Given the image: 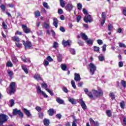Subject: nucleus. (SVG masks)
Listing matches in <instances>:
<instances>
[{
    "label": "nucleus",
    "mask_w": 126,
    "mask_h": 126,
    "mask_svg": "<svg viewBox=\"0 0 126 126\" xmlns=\"http://www.w3.org/2000/svg\"><path fill=\"white\" fill-rule=\"evenodd\" d=\"M7 93L9 95H12L14 94V92L16 91L15 90V82H12L9 85V87L7 89Z\"/></svg>",
    "instance_id": "obj_1"
},
{
    "label": "nucleus",
    "mask_w": 126,
    "mask_h": 126,
    "mask_svg": "<svg viewBox=\"0 0 126 126\" xmlns=\"http://www.w3.org/2000/svg\"><path fill=\"white\" fill-rule=\"evenodd\" d=\"M92 94L94 95L93 97H101L103 96V91L101 89H98V91L96 90H92Z\"/></svg>",
    "instance_id": "obj_2"
},
{
    "label": "nucleus",
    "mask_w": 126,
    "mask_h": 126,
    "mask_svg": "<svg viewBox=\"0 0 126 126\" xmlns=\"http://www.w3.org/2000/svg\"><path fill=\"white\" fill-rule=\"evenodd\" d=\"M89 68L90 69V72L91 75H93L96 71V69H97V67H96V65L93 63H90L89 64Z\"/></svg>",
    "instance_id": "obj_3"
},
{
    "label": "nucleus",
    "mask_w": 126,
    "mask_h": 126,
    "mask_svg": "<svg viewBox=\"0 0 126 126\" xmlns=\"http://www.w3.org/2000/svg\"><path fill=\"white\" fill-rule=\"evenodd\" d=\"M9 118L8 116L4 114H0V124L1 126H2L3 124L6 123Z\"/></svg>",
    "instance_id": "obj_4"
},
{
    "label": "nucleus",
    "mask_w": 126,
    "mask_h": 126,
    "mask_svg": "<svg viewBox=\"0 0 126 126\" xmlns=\"http://www.w3.org/2000/svg\"><path fill=\"white\" fill-rule=\"evenodd\" d=\"M36 92L37 94H41L42 95H43L44 98H48V95L46 94L45 92L42 91V89H41V87H40V86L36 87Z\"/></svg>",
    "instance_id": "obj_5"
},
{
    "label": "nucleus",
    "mask_w": 126,
    "mask_h": 126,
    "mask_svg": "<svg viewBox=\"0 0 126 126\" xmlns=\"http://www.w3.org/2000/svg\"><path fill=\"white\" fill-rule=\"evenodd\" d=\"M13 115H18L20 118H23L24 116L23 113L21 112V110H18L17 108L13 110Z\"/></svg>",
    "instance_id": "obj_6"
},
{
    "label": "nucleus",
    "mask_w": 126,
    "mask_h": 126,
    "mask_svg": "<svg viewBox=\"0 0 126 126\" xmlns=\"http://www.w3.org/2000/svg\"><path fill=\"white\" fill-rule=\"evenodd\" d=\"M23 44L25 46L26 49H30L32 47V44L29 40H27L26 42L25 41L23 40Z\"/></svg>",
    "instance_id": "obj_7"
},
{
    "label": "nucleus",
    "mask_w": 126,
    "mask_h": 126,
    "mask_svg": "<svg viewBox=\"0 0 126 126\" xmlns=\"http://www.w3.org/2000/svg\"><path fill=\"white\" fill-rule=\"evenodd\" d=\"M41 86L42 87H44V89L46 90V91H47L48 93L51 95V96H54V93H53L50 89H48V85L46 83H42Z\"/></svg>",
    "instance_id": "obj_8"
},
{
    "label": "nucleus",
    "mask_w": 126,
    "mask_h": 126,
    "mask_svg": "<svg viewBox=\"0 0 126 126\" xmlns=\"http://www.w3.org/2000/svg\"><path fill=\"white\" fill-rule=\"evenodd\" d=\"M73 7H74V6H73V5H72V3H68L65 6V9H66L67 11L70 12L71 11V10H72V9H73Z\"/></svg>",
    "instance_id": "obj_9"
},
{
    "label": "nucleus",
    "mask_w": 126,
    "mask_h": 126,
    "mask_svg": "<svg viewBox=\"0 0 126 126\" xmlns=\"http://www.w3.org/2000/svg\"><path fill=\"white\" fill-rule=\"evenodd\" d=\"M84 20L86 23H88V22L90 23L93 21V20L92 19V18H91V16H90V15L85 16Z\"/></svg>",
    "instance_id": "obj_10"
},
{
    "label": "nucleus",
    "mask_w": 126,
    "mask_h": 126,
    "mask_svg": "<svg viewBox=\"0 0 126 126\" xmlns=\"http://www.w3.org/2000/svg\"><path fill=\"white\" fill-rule=\"evenodd\" d=\"M22 28L23 29V31L25 33H26L27 34L28 33H30L31 32V30L29 29V28H27V26L25 25H22Z\"/></svg>",
    "instance_id": "obj_11"
},
{
    "label": "nucleus",
    "mask_w": 126,
    "mask_h": 126,
    "mask_svg": "<svg viewBox=\"0 0 126 126\" xmlns=\"http://www.w3.org/2000/svg\"><path fill=\"white\" fill-rule=\"evenodd\" d=\"M62 44L64 46V47H66V46H70V45H71V40H65L64 39H63V40Z\"/></svg>",
    "instance_id": "obj_12"
},
{
    "label": "nucleus",
    "mask_w": 126,
    "mask_h": 126,
    "mask_svg": "<svg viewBox=\"0 0 126 126\" xmlns=\"http://www.w3.org/2000/svg\"><path fill=\"white\" fill-rule=\"evenodd\" d=\"M90 122L91 126H100V123L97 121H94L92 118L90 119Z\"/></svg>",
    "instance_id": "obj_13"
},
{
    "label": "nucleus",
    "mask_w": 126,
    "mask_h": 126,
    "mask_svg": "<svg viewBox=\"0 0 126 126\" xmlns=\"http://www.w3.org/2000/svg\"><path fill=\"white\" fill-rule=\"evenodd\" d=\"M84 91L87 94V95L91 98V99H92L93 98V94H92V93L89 92V93L87 94V93L89 92L88 89L87 88H84Z\"/></svg>",
    "instance_id": "obj_14"
},
{
    "label": "nucleus",
    "mask_w": 126,
    "mask_h": 126,
    "mask_svg": "<svg viewBox=\"0 0 126 126\" xmlns=\"http://www.w3.org/2000/svg\"><path fill=\"white\" fill-rule=\"evenodd\" d=\"M42 26L44 28H45L46 29H48V28H50V21H47L44 22V23L42 25Z\"/></svg>",
    "instance_id": "obj_15"
},
{
    "label": "nucleus",
    "mask_w": 126,
    "mask_h": 126,
    "mask_svg": "<svg viewBox=\"0 0 126 126\" xmlns=\"http://www.w3.org/2000/svg\"><path fill=\"white\" fill-rule=\"evenodd\" d=\"M74 80L75 81H80V80H81V78L79 74L76 73H74Z\"/></svg>",
    "instance_id": "obj_16"
},
{
    "label": "nucleus",
    "mask_w": 126,
    "mask_h": 126,
    "mask_svg": "<svg viewBox=\"0 0 126 126\" xmlns=\"http://www.w3.org/2000/svg\"><path fill=\"white\" fill-rule=\"evenodd\" d=\"M80 104L82 109H83L84 110H86V108H87L86 104H85V102H84V101H83L82 99H80Z\"/></svg>",
    "instance_id": "obj_17"
},
{
    "label": "nucleus",
    "mask_w": 126,
    "mask_h": 126,
    "mask_svg": "<svg viewBox=\"0 0 126 126\" xmlns=\"http://www.w3.org/2000/svg\"><path fill=\"white\" fill-rule=\"evenodd\" d=\"M33 78L36 80H37V81H39V80H42V78H41V76H40V74H39L38 73H35L33 75Z\"/></svg>",
    "instance_id": "obj_18"
},
{
    "label": "nucleus",
    "mask_w": 126,
    "mask_h": 126,
    "mask_svg": "<svg viewBox=\"0 0 126 126\" xmlns=\"http://www.w3.org/2000/svg\"><path fill=\"white\" fill-rule=\"evenodd\" d=\"M23 111H24L27 117H31V113L29 110H27V109L23 108Z\"/></svg>",
    "instance_id": "obj_19"
},
{
    "label": "nucleus",
    "mask_w": 126,
    "mask_h": 126,
    "mask_svg": "<svg viewBox=\"0 0 126 126\" xmlns=\"http://www.w3.org/2000/svg\"><path fill=\"white\" fill-rule=\"evenodd\" d=\"M7 73L8 76H9V77H10L11 78H12V77H13V74H14L13 71H12L11 70H7Z\"/></svg>",
    "instance_id": "obj_20"
},
{
    "label": "nucleus",
    "mask_w": 126,
    "mask_h": 126,
    "mask_svg": "<svg viewBox=\"0 0 126 126\" xmlns=\"http://www.w3.org/2000/svg\"><path fill=\"white\" fill-rule=\"evenodd\" d=\"M59 23V21H58V19L56 18H54L53 19V25L56 27V28H58V24Z\"/></svg>",
    "instance_id": "obj_21"
},
{
    "label": "nucleus",
    "mask_w": 126,
    "mask_h": 126,
    "mask_svg": "<svg viewBox=\"0 0 126 126\" xmlns=\"http://www.w3.org/2000/svg\"><path fill=\"white\" fill-rule=\"evenodd\" d=\"M68 100L69 102H70V103H72L73 105L76 104V101H75V99H74L73 98L68 97Z\"/></svg>",
    "instance_id": "obj_22"
},
{
    "label": "nucleus",
    "mask_w": 126,
    "mask_h": 126,
    "mask_svg": "<svg viewBox=\"0 0 126 126\" xmlns=\"http://www.w3.org/2000/svg\"><path fill=\"white\" fill-rule=\"evenodd\" d=\"M21 59L22 60V61L24 62V63H31V61H30V59H27L24 56H22Z\"/></svg>",
    "instance_id": "obj_23"
},
{
    "label": "nucleus",
    "mask_w": 126,
    "mask_h": 126,
    "mask_svg": "<svg viewBox=\"0 0 126 126\" xmlns=\"http://www.w3.org/2000/svg\"><path fill=\"white\" fill-rule=\"evenodd\" d=\"M81 36L82 39H83V40H84L85 41H86L88 39V37L87 36V35L83 32L81 33Z\"/></svg>",
    "instance_id": "obj_24"
},
{
    "label": "nucleus",
    "mask_w": 126,
    "mask_h": 126,
    "mask_svg": "<svg viewBox=\"0 0 126 126\" xmlns=\"http://www.w3.org/2000/svg\"><path fill=\"white\" fill-rule=\"evenodd\" d=\"M22 68L26 74H28V69H27L26 65H22Z\"/></svg>",
    "instance_id": "obj_25"
},
{
    "label": "nucleus",
    "mask_w": 126,
    "mask_h": 126,
    "mask_svg": "<svg viewBox=\"0 0 126 126\" xmlns=\"http://www.w3.org/2000/svg\"><path fill=\"white\" fill-rule=\"evenodd\" d=\"M60 5L62 7H64L65 4H66V2L63 0H60Z\"/></svg>",
    "instance_id": "obj_26"
},
{
    "label": "nucleus",
    "mask_w": 126,
    "mask_h": 126,
    "mask_svg": "<svg viewBox=\"0 0 126 126\" xmlns=\"http://www.w3.org/2000/svg\"><path fill=\"white\" fill-rule=\"evenodd\" d=\"M11 39L12 41H15L16 42H20V39L19 37L17 36H13L11 37Z\"/></svg>",
    "instance_id": "obj_27"
},
{
    "label": "nucleus",
    "mask_w": 126,
    "mask_h": 126,
    "mask_svg": "<svg viewBox=\"0 0 126 126\" xmlns=\"http://www.w3.org/2000/svg\"><path fill=\"white\" fill-rule=\"evenodd\" d=\"M98 60H99V62H103V61H104L105 57H104V55H103L102 54H100L98 56Z\"/></svg>",
    "instance_id": "obj_28"
},
{
    "label": "nucleus",
    "mask_w": 126,
    "mask_h": 126,
    "mask_svg": "<svg viewBox=\"0 0 126 126\" xmlns=\"http://www.w3.org/2000/svg\"><path fill=\"white\" fill-rule=\"evenodd\" d=\"M86 43L88 45H93V40L91 39H88L86 40Z\"/></svg>",
    "instance_id": "obj_29"
},
{
    "label": "nucleus",
    "mask_w": 126,
    "mask_h": 126,
    "mask_svg": "<svg viewBox=\"0 0 126 126\" xmlns=\"http://www.w3.org/2000/svg\"><path fill=\"white\" fill-rule=\"evenodd\" d=\"M56 101H57V103H58L59 104H63V103H64V101H63V100L61 99V98H57L56 99Z\"/></svg>",
    "instance_id": "obj_30"
},
{
    "label": "nucleus",
    "mask_w": 126,
    "mask_h": 126,
    "mask_svg": "<svg viewBox=\"0 0 126 126\" xmlns=\"http://www.w3.org/2000/svg\"><path fill=\"white\" fill-rule=\"evenodd\" d=\"M6 66H8V67H12V66H13L12 62H11L10 61H8L6 63Z\"/></svg>",
    "instance_id": "obj_31"
},
{
    "label": "nucleus",
    "mask_w": 126,
    "mask_h": 126,
    "mask_svg": "<svg viewBox=\"0 0 126 126\" xmlns=\"http://www.w3.org/2000/svg\"><path fill=\"white\" fill-rule=\"evenodd\" d=\"M43 123H44V126H49V125H50V121H49V120L46 119L44 120Z\"/></svg>",
    "instance_id": "obj_32"
},
{
    "label": "nucleus",
    "mask_w": 126,
    "mask_h": 126,
    "mask_svg": "<svg viewBox=\"0 0 126 126\" xmlns=\"http://www.w3.org/2000/svg\"><path fill=\"white\" fill-rule=\"evenodd\" d=\"M2 27L3 29H4V30L7 29V24H6V23H5V22L3 21L2 23Z\"/></svg>",
    "instance_id": "obj_33"
},
{
    "label": "nucleus",
    "mask_w": 126,
    "mask_h": 126,
    "mask_svg": "<svg viewBox=\"0 0 126 126\" xmlns=\"http://www.w3.org/2000/svg\"><path fill=\"white\" fill-rule=\"evenodd\" d=\"M66 67H67L66 64H63V63L61 64V68L62 70L65 71V70H66Z\"/></svg>",
    "instance_id": "obj_34"
},
{
    "label": "nucleus",
    "mask_w": 126,
    "mask_h": 126,
    "mask_svg": "<svg viewBox=\"0 0 126 126\" xmlns=\"http://www.w3.org/2000/svg\"><path fill=\"white\" fill-rule=\"evenodd\" d=\"M94 52H96L97 53H99V52H100V48L98 46H94Z\"/></svg>",
    "instance_id": "obj_35"
},
{
    "label": "nucleus",
    "mask_w": 126,
    "mask_h": 126,
    "mask_svg": "<svg viewBox=\"0 0 126 126\" xmlns=\"http://www.w3.org/2000/svg\"><path fill=\"white\" fill-rule=\"evenodd\" d=\"M49 116H53L54 115V109H50L48 111Z\"/></svg>",
    "instance_id": "obj_36"
},
{
    "label": "nucleus",
    "mask_w": 126,
    "mask_h": 126,
    "mask_svg": "<svg viewBox=\"0 0 126 126\" xmlns=\"http://www.w3.org/2000/svg\"><path fill=\"white\" fill-rule=\"evenodd\" d=\"M8 105H10L11 107H13L14 105V100L13 99L10 100Z\"/></svg>",
    "instance_id": "obj_37"
},
{
    "label": "nucleus",
    "mask_w": 126,
    "mask_h": 126,
    "mask_svg": "<svg viewBox=\"0 0 126 126\" xmlns=\"http://www.w3.org/2000/svg\"><path fill=\"white\" fill-rule=\"evenodd\" d=\"M71 84L74 89H76V85H75V82H74V81L71 80Z\"/></svg>",
    "instance_id": "obj_38"
},
{
    "label": "nucleus",
    "mask_w": 126,
    "mask_h": 126,
    "mask_svg": "<svg viewBox=\"0 0 126 126\" xmlns=\"http://www.w3.org/2000/svg\"><path fill=\"white\" fill-rule=\"evenodd\" d=\"M77 7L79 10H81L82 9V4L78 3L77 4Z\"/></svg>",
    "instance_id": "obj_39"
},
{
    "label": "nucleus",
    "mask_w": 126,
    "mask_h": 126,
    "mask_svg": "<svg viewBox=\"0 0 126 126\" xmlns=\"http://www.w3.org/2000/svg\"><path fill=\"white\" fill-rule=\"evenodd\" d=\"M46 60L49 62V63H51L52 62L54 61V59H53V58H52V57H51V56H49L46 58Z\"/></svg>",
    "instance_id": "obj_40"
},
{
    "label": "nucleus",
    "mask_w": 126,
    "mask_h": 126,
    "mask_svg": "<svg viewBox=\"0 0 126 126\" xmlns=\"http://www.w3.org/2000/svg\"><path fill=\"white\" fill-rule=\"evenodd\" d=\"M12 61L13 63H17V62H18V60L15 57H13L12 58Z\"/></svg>",
    "instance_id": "obj_41"
},
{
    "label": "nucleus",
    "mask_w": 126,
    "mask_h": 126,
    "mask_svg": "<svg viewBox=\"0 0 126 126\" xmlns=\"http://www.w3.org/2000/svg\"><path fill=\"white\" fill-rule=\"evenodd\" d=\"M113 29L114 27H113V25L109 24L108 26V30H109V31H112V30H113Z\"/></svg>",
    "instance_id": "obj_42"
},
{
    "label": "nucleus",
    "mask_w": 126,
    "mask_h": 126,
    "mask_svg": "<svg viewBox=\"0 0 126 126\" xmlns=\"http://www.w3.org/2000/svg\"><path fill=\"white\" fill-rule=\"evenodd\" d=\"M58 62H59V63H61V62H62V61H63V58L62 57V55L59 54L58 56Z\"/></svg>",
    "instance_id": "obj_43"
},
{
    "label": "nucleus",
    "mask_w": 126,
    "mask_h": 126,
    "mask_svg": "<svg viewBox=\"0 0 126 126\" xmlns=\"http://www.w3.org/2000/svg\"><path fill=\"white\" fill-rule=\"evenodd\" d=\"M43 64L44 66H48L49 65V61L47 60H44L43 62Z\"/></svg>",
    "instance_id": "obj_44"
},
{
    "label": "nucleus",
    "mask_w": 126,
    "mask_h": 126,
    "mask_svg": "<svg viewBox=\"0 0 126 126\" xmlns=\"http://www.w3.org/2000/svg\"><path fill=\"white\" fill-rule=\"evenodd\" d=\"M53 48H54V49H57V48L59 47V43L57 42H54L53 43Z\"/></svg>",
    "instance_id": "obj_45"
},
{
    "label": "nucleus",
    "mask_w": 126,
    "mask_h": 126,
    "mask_svg": "<svg viewBox=\"0 0 126 126\" xmlns=\"http://www.w3.org/2000/svg\"><path fill=\"white\" fill-rule=\"evenodd\" d=\"M125 106H126V104L124 102V101H122L120 103V106H121V108H122V109H125Z\"/></svg>",
    "instance_id": "obj_46"
},
{
    "label": "nucleus",
    "mask_w": 126,
    "mask_h": 126,
    "mask_svg": "<svg viewBox=\"0 0 126 126\" xmlns=\"http://www.w3.org/2000/svg\"><path fill=\"white\" fill-rule=\"evenodd\" d=\"M119 46L120 48H126V46L125 44L119 42Z\"/></svg>",
    "instance_id": "obj_47"
},
{
    "label": "nucleus",
    "mask_w": 126,
    "mask_h": 126,
    "mask_svg": "<svg viewBox=\"0 0 126 126\" xmlns=\"http://www.w3.org/2000/svg\"><path fill=\"white\" fill-rule=\"evenodd\" d=\"M43 5L44 7H45V8H47V9H49V5H48V3L47 2H43Z\"/></svg>",
    "instance_id": "obj_48"
},
{
    "label": "nucleus",
    "mask_w": 126,
    "mask_h": 126,
    "mask_svg": "<svg viewBox=\"0 0 126 126\" xmlns=\"http://www.w3.org/2000/svg\"><path fill=\"white\" fill-rule=\"evenodd\" d=\"M34 15L37 16V17H39L40 16H41V14H40V11H36L34 12Z\"/></svg>",
    "instance_id": "obj_49"
},
{
    "label": "nucleus",
    "mask_w": 126,
    "mask_h": 126,
    "mask_svg": "<svg viewBox=\"0 0 126 126\" xmlns=\"http://www.w3.org/2000/svg\"><path fill=\"white\" fill-rule=\"evenodd\" d=\"M101 17L102 19L106 20V18L107 17V16L106 15V13L103 12L101 15Z\"/></svg>",
    "instance_id": "obj_50"
},
{
    "label": "nucleus",
    "mask_w": 126,
    "mask_h": 126,
    "mask_svg": "<svg viewBox=\"0 0 126 126\" xmlns=\"http://www.w3.org/2000/svg\"><path fill=\"white\" fill-rule=\"evenodd\" d=\"M106 113L107 114L108 117H111L112 116V113L111 112V110H107L106 111Z\"/></svg>",
    "instance_id": "obj_51"
},
{
    "label": "nucleus",
    "mask_w": 126,
    "mask_h": 126,
    "mask_svg": "<svg viewBox=\"0 0 126 126\" xmlns=\"http://www.w3.org/2000/svg\"><path fill=\"white\" fill-rule=\"evenodd\" d=\"M96 42L98 45H102L103 44V40L101 39H98L96 40Z\"/></svg>",
    "instance_id": "obj_52"
},
{
    "label": "nucleus",
    "mask_w": 126,
    "mask_h": 126,
    "mask_svg": "<svg viewBox=\"0 0 126 126\" xmlns=\"http://www.w3.org/2000/svg\"><path fill=\"white\" fill-rule=\"evenodd\" d=\"M109 96L112 100L115 99V94L113 93H110Z\"/></svg>",
    "instance_id": "obj_53"
},
{
    "label": "nucleus",
    "mask_w": 126,
    "mask_h": 126,
    "mask_svg": "<svg viewBox=\"0 0 126 126\" xmlns=\"http://www.w3.org/2000/svg\"><path fill=\"white\" fill-rule=\"evenodd\" d=\"M1 7V9L2 10V11L3 12H5V6L3 5H1L0 6Z\"/></svg>",
    "instance_id": "obj_54"
},
{
    "label": "nucleus",
    "mask_w": 126,
    "mask_h": 126,
    "mask_svg": "<svg viewBox=\"0 0 126 126\" xmlns=\"http://www.w3.org/2000/svg\"><path fill=\"white\" fill-rule=\"evenodd\" d=\"M118 65L120 67H123L124 66V62L121 61L118 63Z\"/></svg>",
    "instance_id": "obj_55"
},
{
    "label": "nucleus",
    "mask_w": 126,
    "mask_h": 126,
    "mask_svg": "<svg viewBox=\"0 0 126 126\" xmlns=\"http://www.w3.org/2000/svg\"><path fill=\"white\" fill-rule=\"evenodd\" d=\"M15 44L17 48H21L22 47V44H20L19 42L15 43Z\"/></svg>",
    "instance_id": "obj_56"
},
{
    "label": "nucleus",
    "mask_w": 126,
    "mask_h": 126,
    "mask_svg": "<svg viewBox=\"0 0 126 126\" xmlns=\"http://www.w3.org/2000/svg\"><path fill=\"white\" fill-rule=\"evenodd\" d=\"M76 124H77V121H76V119H75L72 122V126H77L76 125Z\"/></svg>",
    "instance_id": "obj_57"
},
{
    "label": "nucleus",
    "mask_w": 126,
    "mask_h": 126,
    "mask_svg": "<svg viewBox=\"0 0 126 126\" xmlns=\"http://www.w3.org/2000/svg\"><path fill=\"white\" fill-rule=\"evenodd\" d=\"M102 48V52H106V48H107V45L106 44H104Z\"/></svg>",
    "instance_id": "obj_58"
},
{
    "label": "nucleus",
    "mask_w": 126,
    "mask_h": 126,
    "mask_svg": "<svg viewBox=\"0 0 126 126\" xmlns=\"http://www.w3.org/2000/svg\"><path fill=\"white\" fill-rule=\"evenodd\" d=\"M78 43L80 46H83L84 45V42L81 40H79Z\"/></svg>",
    "instance_id": "obj_59"
},
{
    "label": "nucleus",
    "mask_w": 126,
    "mask_h": 126,
    "mask_svg": "<svg viewBox=\"0 0 126 126\" xmlns=\"http://www.w3.org/2000/svg\"><path fill=\"white\" fill-rule=\"evenodd\" d=\"M35 110H36V111H37V112H41V111L42 110V108H41V107H40L39 106H36L35 107Z\"/></svg>",
    "instance_id": "obj_60"
},
{
    "label": "nucleus",
    "mask_w": 126,
    "mask_h": 126,
    "mask_svg": "<svg viewBox=\"0 0 126 126\" xmlns=\"http://www.w3.org/2000/svg\"><path fill=\"white\" fill-rule=\"evenodd\" d=\"M122 84L123 86V87H124V88H126V82L124 81V80H122Z\"/></svg>",
    "instance_id": "obj_61"
},
{
    "label": "nucleus",
    "mask_w": 126,
    "mask_h": 126,
    "mask_svg": "<svg viewBox=\"0 0 126 126\" xmlns=\"http://www.w3.org/2000/svg\"><path fill=\"white\" fill-rule=\"evenodd\" d=\"M58 13L59 14H63V10L62 9H59L58 10Z\"/></svg>",
    "instance_id": "obj_62"
},
{
    "label": "nucleus",
    "mask_w": 126,
    "mask_h": 126,
    "mask_svg": "<svg viewBox=\"0 0 126 126\" xmlns=\"http://www.w3.org/2000/svg\"><path fill=\"white\" fill-rule=\"evenodd\" d=\"M70 52L72 55H74L75 54V50H74L73 49H71L70 50Z\"/></svg>",
    "instance_id": "obj_63"
},
{
    "label": "nucleus",
    "mask_w": 126,
    "mask_h": 126,
    "mask_svg": "<svg viewBox=\"0 0 126 126\" xmlns=\"http://www.w3.org/2000/svg\"><path fill=\"white\" fill-rule=\"evenodd\" d=\"M123 13L124 15H125V16H126V7L123 8Z\"/></svg>",
    "instance_id": "obj_64"
}]
</instances>
